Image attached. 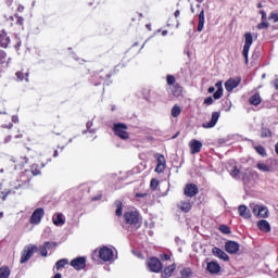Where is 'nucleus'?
Instances as JSON below:
<instances>
[{
  "label": "nucleus",
  "instance_id": "f257e3e1",
  "mask_svg": "<svg viewBox=\"0 0 278 278\" xmlns=\"http://www.w3.org/2000/svg\"><path fill=\"white\" fill-rule=\"evenodd\" d=\"M124 227L128 231H136L140 227V214L137 211H128L124 214Z\"/></svg>",
  "mask_w": 278,
  "mask_h": 278
},
{
  "label": "nucleus",
  "instance_id": "f03ea898",
  "mask_svg": "<svg viewBox=\"0 0 278 278\" xmlns=\"http://www.w3.org/2000/svg\"><path fill=\"white\" fill-rule=\"evenodd\" d=\"M127 125L117 123L113 125V131L121 140H129V132L127 131Z\"/></svg>",
  "mask_w": 278,
  "mask_h": 278
},
{
  "label": "nucleus",
  "instance_id": "7ed1b4c3",
  "mask_svg": "<svg viewBox=\"0 0 278 278\" xmlns=\"http://www.w3.org/2000/svg\"><path fill=\"white\" fill-rule=\"evenodd\" d=\"M250 207L254 214V216H257L258 218H268V207L262 205V204H255L251 203Z\"/></svg>",
  "mask_w": 278,
  "mask_h": 278
},
{
  "label": "nucleus",
  "instance_id": "20e7f679",
  "mask_svg": "<svg viewBox=\"0 0 278 278\" xmlns=\"http://www.w3.org/2000/svg\"><path fill=\"white\" fill-rule=\"evenodd\" d=\"M146 265L150 273H162L163 265L157 257L148 258Z\"/></svg>",
  "mask_w": 278,
  "mask_h": 278
},
{
  "label": "nucleus",
  "instance_id": "39448f33",
  "mask_svg": "<svg viewBox=\"0 0 278 278\" xmlns=\"http://www.w3.org/2000/svg\"><path fill=\"white\" fill-rule=\"evenodd\" d=\"M244 38L245 41L242 50V56L245 60V64H249V51H251V47L253 45V35L251 33H245Z\"/></svg>",
  "mask_w": 278,
  "mask_h": 278
},
{
  "label": "nucleus",
  "instance_id": "423d86ee",
  "mask_svg": "<svg viewBox=\"0 0 278 278\" xmlns=\"http://www.w3.org/2000/svg\"><path fill=\"white\" fill-rule=\"evenodd\" d=\"M99 257L102 262H112L114 258V251L108 247H103L99 250Z\"/></svg>",
  "mask_w": 278,
  "mask_h": 278
},
{
  "label": "nucleus",
  "instance_id": "0eeeda50",
  "mask_svg": "<svg viewBox=\"0 0 278 278\" xmlns=\"http://www.w3.org/2000/svg\"><path fill=\"white\" fill-rule=\"evenodd\" d=\"M38 248L36 245H28L24 249L22 256H21V264H25L31 260V255L36 252Z\"/></svg>",
  "mask_w": 278,
  "mask_h": 278
},
{
  "label": "nucleus",
  "instance_id": "6e6552de",
  "mask_svg": "<svg viewBox=\"0 0 278 278\" xmlns=\"http://www.w3.org/2000/svg\"><path fill=\"white\" fill-rule=\"evenodd\" d=\"M45 217V208H37L34 211L30 216L29 223L30 225H40L42 218Z\"/></svg>",
  "mask_w": 278,
  "mask_h": 278
},
{
  "label": "nucleus",
  "instance_id": "1a4fd4ad",
  "mask_svg": "<svg viewBox=\"0 0 278 278\" xmlns=\"http://www.w3.org/2000/svg\"><path fill=\"white\" fill-rule=\"evenodd\" d=\"M75 270H84L86 268V256H78L73 258L70 263Z\"/></svg>",
  "mask_w": 278,
  "mask_h": 278
},
{
  "label": "nucleus",
  "instance_id": "9d476101",
  "mask_svg": "<svg viewBox=\"0 0 278 278\" xmlns=\"http://www.w3.org/2000/svg\"><path fill=\"white\" fill-rule=\"evenodd\" d=\"M155 160L157 162L155 173H164V170H166V159L164 157L163 154L156 153Z\"/></svg>",
  "mask_w": 278,
  "mask_h": 278
},
{
  "label": "nucleus",
  "instance_id": "9b49d317",
  "mask_svg": "<svg viewBox=\"0 0 278 278\" xmlns=\"http://www.w3.org/2000/svg\"><path fill=\"white\" fill-rule=\"evenodd\" d=\"M184 194L185 197L192 199L193 197H197V194H199V187H197V185L194 184H187L185 186Z\"/></svg>",
  "mask_w": 278,
  "mask_h": 278
},
{
  "label": "nucleus",
  "instance_id": "f8f14e48",
  "mask_svg": "<svg viewBox=\"0 0 278 278\" xmlns=\"http://www.w3.org/2000/svg\"><path fill=\"white\" fill-rule=\"evenodd\" d=\"M218 118H220V112H213L210 122H205L202 124L204 129H212L216 127V123H218Z\"/></svg>",
  "mask_w": 278,
  "mask_h": 278
},
{
  "label": "nucleus",
  "instance_id": "ddd939ff",
  "mask_svg": "<svg viewBox=\"0 0 278 278\" xmlns=\"http://www.w3.org/2000/svg\"><path fill=\"white\" fill-rule=\"evenodd\" d=\"M190 151L192 155H197V153H201V149H203V143L197 139H192L189 143Z\"/></svg>",
  "mask_w": 278,
  "mask_h": 278
},
{
  "label": "nucleus",
  "instance_id": "4468645a",
  "mask_svg": "<svg viewBox=\"0 0 278 278\" xmlns=\"http://www.w3.org/2000/svg\"><path fill=\"white\" fill-rule=\"evenodd\" d=\"M225 249L227 253H230V255H235V253H238L240 251V244L236 241H228L225 244Z\"/></svg>",
  "mask_w": 278,
  "mask_h": 278
},
{
  "label": "nucleus",
  "instance_id": "2eb2a0df",
  "mask_svg": "<svg viewBox=\"0 0 278 278\" xmlns=\"http://www.w3.org/2000/svg\"><path fill=\"white\" fill-rule=\"evenodd\" d=\"M240 86V78H230L225 83L227 92H231L235 88Z\"/></svg>",
  "mask_w": 278,
  "mask_h": 278
},
{
  "label": "nucleus",
  "instance_id": "dca6fc26",
  "mask_svg": "<svg viewBox=\"0 0 278 278\" xmlns=\"http://www.w3.org/2000/svg\"><path fill=\"white\" fill-rule=\"evenodd\" d=\"M238 212H239V216H241V218H244L245 220H249V218H251V210H249V207H247V205H244V204L239 205Z\"/></svg>",
  "mask_w": 278,
  "mask_h": 278
},
{
  "label": "nucleus",
  "instance_id": "f3484780",
  "mask_svg": "<svg viewBox=\"0 0 278 278\" xmlns=\"http://www.w3.org/2000/svg\"><path fill=\"white\" fill-rule=\"evenodd\" d=\"M212 253L215 257H218L224 262H229V255H227V253H225V251L220 250L219 248H213Z\"/></svg>",
  "mask_w": 278,
  "mask_h": 278
},
{
  "label": "nucleus",
  "instance_id": "a211bd4d",
  "mask_svg": "<svg viewBox=\"0 0 278 278\" xmlns=\"http://www.w3.org/2000/svg\"><path fill=\"white\" fill-rule=\"evenodd\" d=\"M52 222H53V225H55L56 227H62V225L66 223V219L64 218V214L56 213L55 215H53Z\"/></svg>",
  "mask_w": 278,
  "mask_h": 278
},
{
  "label": "nucleus",
  "instance_id": "6ab92c4d",
  "mask_svg": "<svg viewBox=\"0 0 278 278\" xmlns=\"http://www.w3.org/2000/svg\"><path fill=\"white\" fill-rule=\"evenodd\" d=\"M178 207L179 210H181V212H184L185 214H188V212L192 210V203L190 202V200H182L178 204Z\"/></svg>",
  "mask_w": 278,
  "mask_h": 278
},
{
  "label": "nucleus",
  "instance_id": "aec40b11",
  "mask_svg": "<svg viewBox=\"0 0 278 278\" xmlns=\"http://www.w3.org/2000/svg\"><path fill=\"white\" fill-rule=\"evenodd\" d=\"M206 269L208 270V273H211V275H216L217 273H220V265L212 261L207 263Z\"/></svg>",
  "mask_w": 278,
  "mask_h": 278
},
{
  "label": "nucleus",
  "instance_id": "412c9836",
  "mask_svg": "<svg viewBox=\"0 0 278 278\" xmlns=\"http://www.w3.org/2000/svg\"><path fill=\"white\" fill-rule=\"evenodd\" d=\"M257 227L264 233L270 232V223H268V220H266V219L258 220Z\"/></svg>",
  "mask_w": 278,
  "mask_h": 278
},
{
  "label": "nucleus",
  "instance_id": "4be33fe9",
  "mask_svg": "<svg viewBox=\"0 0 278 278\" xmlns=\"http://www.w3.org/2000/svg\"><path fill=\"white\" fill-rule=\"evenodd\" d=\"M176 268H177V266L175 264L165 267V269L161 274V277L162 278L173 277V274L175 273Z\"/></svg>",
  "mask_w": 278,
  "mask_h": 278
},
{
  "label": "nucleus",
  "instance_id": "5701e85b",
  "mask_svg": "<svg viewBox=\"0 0 278 278\" xmlns=\"http://www.w3.org/2000/svg\"><path fill=\"white\" fill-rule=\"evenodd\" d=\"M10 45V37L5 34V30L0 31V46L3 49H8V46Z\"/></svg>",
  "mask_w": 278,
  "mask_h": 278
},
{
  "label": "nucleus",
  "instance_id": "b1692460",
  "mask_svg": "<svg viewBox=\"0 0 278 278\" xmlns=\"http://www.w3.org/2000/svg\"><path fill=\"white\" fill-rule=\"evenodd\" d=\"M256 168H258V170H261L262 173H270L273 170V166H270L266 162H258L256 164Z\"/></svg>",
  "mask_w": 278,
  "mask_h": 278
},
{
  "label": "nucleus",
  "instance_id": "393cba45",
  "mask_svg": "<svg viewBox=\"0 0 278 278\" xmlns=\"http://www.w3.org/2000/svg\"><path fill=\"white\" fill-rule=\"evenodd\" d=\"M205 27V11L202 9L199 14L198 31H203Z\"/></svg>",
  "mask_w": 278,
  "mask_h": 278
},
{
  "label": "nucleus",
  "instance_id": "a878e982",
  "mask_svg": "<svg viewBox=\"0 0 278 278\" xmlns=\"http://www.w3.org/2000/svg\"><path fill=\"white\" fill-rule=\"evenodd\" d=\"M217 90L216 92H214L213 94V99H215V101H218V99H220L223 97V81H218L215 84Z\"/></svg>",
  "mask_w": 278,
  "mask_h": 278
},
{
  "label": "nucleus",
  "instance_id": "bb28decb",
  "mask_svg": "<svg viewBox=\"0 0 278 278\" xmlns=\"http://www.w3.org/2000/svg\"><path fill=\"white\" fill-rule=\"evenodd\" d=\"M172 93L174 97H181V94L184 93V88H181V86L179 85H174L172 87Z\"/></svg>",
  "mask_w": 278,
  "mask_h": 278
},
{
  "label": "nucleus",
  "instance_id": "cd10ccee",
  "mask_svg": "<svg viewBox=\"0 0 278 278\" xmlns=\"http://www.w3.org/2000/svg\"><path fill=\"white\" fill-rule=\"evenodd\" d=\"M228 172L231 175V177L238 178L240 175V168H238L236 165H230L228 167Z\"/></svg>",
  "mask_w": 278,
  "mask_h": 278
},
{
  "label": "nucleus",
  "instance_id": "c85d7f7f",
  "mask_svg": "<svg viewBox=\"0 0 278 278\" xmlns=\"http://www.w3.org/2000/svg\"><path fill=\"white\" fill-rule=\"evenodd\" d=\"M68 265L67 258H61L55 263L54 270H60L61 268H64V266Z\"/></svg>",
  "mask_w": 278,
  "mask_h": 278
},
{
  "label": "nucleus",
  "instance_id": "c756f323",
  "mask_svg": "<svg viewBox=\"0 0 278 278\" xmlns=\"http://www.w3.org/2000/svg\"><path fill=\"white\" fill-rule=\"evenodd\" d=\"M251 105H260L262 103V98L260 97V93H255L250 98Z\"/></svg>",
  "mask_w": 278,
  "mask_h": 278
},
{
  "label": "nucleus",
  "instance_id": "7c9ffc66",
  "mask_svg": "<svg viewBox=\"0 0 278 278\" xmlns=\"http://www.w3.org/2000/svg\"><path fill=\"white\" fill-rule=\"evenodd\" d=\"M10 267L3 266L0 268V278H10Z\"/></svg>",
  "mask_w": 278,
  "mask_h": 278
},
{
  "label": "nucleus",
  "instance_id": "2f4dec72",
  "mask_svg": "<svg viewBox=\"0 0 278 278\" xmlns=\"http://www.w3.org/2000/svg\"><path fill=\"white\" fill-rule=\"evenodd\" d=\"M179 114H181V106H179L178 104H175L173 108H172V116L174 118H177V116H179Z\"/></svg>",
  "mask_w": 278,
  "mask_h": 278
},
{
  "label": "nucleus",
  "instance_id": "473e14b6",
  "mask_svg": "<svg viewBox=\"0 0 278 278\" xmlns=\"http://www.w3.org/2000/svg\"><path fill=\"white\" fill-rule=\"evenodd\" d=\"M43 247L47 248L48 251H55L58 243L56 242H51V241H46L43 243Z\"/></svg>",
  "mask_w": 278,
  "mask_h": 278
},
{
  "label": "nucleus",
  "instance_id": "72a5a7b5",
  "mask_svg": "<svg viewBox=\"0 0 278 278\" xmlns=\"http://www.w3.org/2000/svg\"><path fill=\"white\" fill-rule=\"evenodd\" d=\"M115 205H116V211H115V214L116 216H123V202L121 201H115Z\"/></svg>",
  "mask_w": 278,
  "mask_h": 278
},
{
  "label": "nucleus",
  "instance_id": "f704fd0d",
  "mask_svg": "<svg viewBox=\"0 0 278 278\" xmlns=\"http://www.w3.org/2000/svg\"><path fill=\"white\" fill-rule=\"evenodd\" d=\"M15 75L20 81H23V79H25V81H29V73L23 74V72H17Z\"/></svg>",
  "mask_w": 278,
  "mask_h": 278
},
{
  "label": "nucleus",
  "instance_id": "c9c22d12",
  "mask_svg": "<svg viewBox=\"0 0 278 278\" xmlns=\"http://www.w3.org/2000/svg\"><path fill=\"white\" fill-rule=\"evenodd\" d=\"M180 275L182 278H190L192 277V269L190 268H184L181 271H180Z\"/></svg>",
  "mask_w": 278,
  "mask_h": 278
},
{
  "label": "nucleus",
  "instance_id": "e433bc0d",
  "mask_svg": "<svg viewBox=\"0 0 278 278\" xmlns=\"http://www.w3.org/2000/svg\"><path fill=\"white\" fill-rule=\"evenodd\" d=\"M11 21H16V25H23L25 23V18H23L22 16H20L18 14H15L14 16L10 17Z\"/></svg>",
  "mask_w": 278,
  "mask_h": 278
},
{
  "label": "nucleus",
  "instance_id": "4c0bfd02",
  "mask_svg": "<svg viewBox=\"0 0 278 278\" xmlns=\"http://www.w3.org/2000/svg\"><path fill=\"white\" fill-rule=\"evenodd\" d=\"M261 136L262 138H270V136H273V132L268 128H262Z\"/></svg>",
  "mask_w": 278,
  "mask_h": 278
},
{
  "label": "nucleus",
  "instance_id": "58836bf2",
  "mask_svg": "<svg viewBox=\"0 0 278 278\" xmlns=\"http://www.w3.org/2000/svg\"><path fill=\"white\" fill-rule=\"evenodd\" d=\"M157 186H160V180H157L156 178H153L150 182V188L152 190H157Z\"/></svg>",
  "mask_w": 278,
  "mask_h": 278
},
{
  "label": "nucleus",
  "instance_id": "ea45409f",
  "mask_svg": "<svg viewBox=\"0 0 278 278\" xmlns=\"http://www.w3.org/2000/svg\"><path fill=\"white\" fill-rule=\"evenodd\" d=\"M255 151L258 153V155H262L263 157L264 155H266V149L262 146L255 147Z\"/></svg>",
  "mask_w": 278,
  "mask_h": 278
},
{
  "label": "nucleus",
  "instance_id": "a19ab883",
  "mask_svg": "<svg viewBox=\"0 0 278 278\" xmlns=\"http://www.w3.org/2000/svg\"><path fill=\"white\" fill-rule=\"evenodd\" d=\"M219 231H222V233H231V228H229V226L226 225H220Z\"/></svg>",
  "mask_w": 278,
  "mask_h": 278
},
{
  "label": "nucleus",
  "instance_id": "79ce46f5",
  "mask_svg": "<svg viewBox=\"0 0 278 278\" xmlns=\"http://www.w3.org/2000/svg\"><path fill=\"white\" fill-rule=\"evenodd\" d=\"M5 58H8V53L3 50L0 51V64H5Z\"/></svg>",
  "mask_w": 278,
  "mask_h": 278
},
{
  "label": "nucleus",
  "instance_id": "37998d69",
  "mask_svg": "<svg viewBox=\"0 0 278 278\" xmlns=\"http://www.w3.org/2000/svg\"><path fill=\"white\" fill-rule=\"evenodd\" d=\"M48 250H47V248L45 247V245H41L40 248H39V253H40V255L42 256V257H47V255H48V252H47Z\"/></svg>",
  "mask_w": 278,
  "mask_h": 278
},
{
  "label": "nucleus",
  "instance_id": "c03bdc74",
  "mask_svg": "<svg viewBox=\"0 0 278 278\" xmlns=\"http://www.w3.org/2000/svg\"><path fill=\"white\" fill-rule=\"evenodd\" d=\"M176 79L173 75H167V84L168 86H173L175 84Z\"/></svg>",
  "mask_w": 278,
  "mask_h": 278
},
{
  "label": "nucleus",
  "instance_id": "a18cd8bd",
  "mask_svg": "<svg viewBox=\"0 0 278 278\" xmlns=\"http://www.w3.org/2000/svg\"><path fill=\"white\" fill-rule=\"evenodd\" d=\"M92 127V122H87V130H84L83 134H92L94 130L91 129Z\"/></svg>",
  "mask_w": 278,
  "mask_h": 278
},
{
  "label": "nucleus",
  "instance_id": "49530a36",
  "mask_svg": "<svg viewBox=\"0 0 278 278\" xmlns=\"http://www.w3.org/2000/svg\"><path fill=\"white\" fill-rule=\"evenodd\" d=\"M269 21H274V23L278 22V12H273L269 16Z\"/></svg>",
  "mask_w": 278,
  "mask_h": 278
},
{
  "label": "nucleus",
  "instance_id": "de8ad7c7",
  "mask_svg": "<svg viewBox=\"0 0 278 278\" xmlns=\"http://www.w3.org/2000/svg\"><path fill=\"white\" fill-rule=\"evenodd\" d=\"M268 23L263 21L257 25V29H267Z\"/></svg>",
  "mask_w": 278,
  "mask_h": 278
},
{
  "label": "nucleus",
  "instance_id": "09e8293b",
  "mask_svg": "<svg viewBox=\"0 0 278 278\" xmlns=\"http://www.w3.org/2000/svg\"><path fill=\"white\" fill-rule=\"evenodd\" d=\"M31 173L33 175H40V169H38V165H33L31 166Z\"/></svg>",
  "mask_w": 278,
  "mask_h": 278
},
{
  "label": "nucleus",
  "instance_id": "8fccbe9b",
  "mask_svg": "<svg viewBox=\"0 0 278 278\" xmlns=\"http://www.w3.org/2000/svg\"><path fill=\"white\" fill-rule=\"evenodd\" d=\"M214 103V99L212 97H207L204 99V105H212Z\"/></svg>",
  "mask_w": 278,
  "mask_h": 278
},
{
  "label": "nucleus",
  "instance_id": "3c124183",
  "mask_svg": "<svg viewBox=\"0 0 278 278\" xmlns=\"http://www.w3.org/2000/svg\"><path fill=\"white\" fill-rule=\"evenodd\" d=\"M11 192H12V191H10V190H9V191H7V192H1V194H3V195H2V201H7L8 195H10V194H11Z\"/></svg>",
  "mask_w": 278,
  "mask_h": 278
},
{
  "label": "nucleus",
  "instance_id": "603ef678",
  "mask_svg": "<svg viewBox=\"0 0 278 278\" xmlns=\"http://www.w3.org/2000/svg\"><path fill=\"white\" fill-rule=\"evenodd\" d=\"M161 260H164L165 262H168V260H170V255H168V254H162V255H161Z\"/></svg>",
  "mask_w": 278,
  "mask_h": 278
},
{
  "label": "nucleus",
  "instance_id": "864d4df0",
  "mask_svg": "<svg viewBox=\"0 0 278 278\" xmlns=\"http://www.w3.org/2000/svg\"><path fill=\"white\" fill-rule=\"evenodd\" d=\"M17 12H25V7H23L22 4H20L18 7H17Z\"/></svg>",
  "mask_w": 278,
  "mask_h": 278
},
{
  "label": "nucleus",
  "instance_id": "5fc2aeb1",
  "mask_svg": "<svg viewBox=\"0 0 278 278\" xmlns=\"http://www.w3.org/2000/svg\"><path fill=\"white\" fill-rule=\"evenodd\" d=\"M215 90H216V88L210 87V88L207 89V92H208L210 94H212V93L215 92Z\"/></svg>",
  "mask_w": 278,
  "mask_h": 278
},
{
  "label": "nucleus",
  "instance_id": "6e6d98bb",
  "mask_svg": "<svg viewBox=\"0 0 278 278\" xmlns=\"http://www.w3.org/2000/svg\"><path fill=\"white\" fill-rule=\"evenodd\" d=\"M12 123H18V117L16 115L12 116Z\"/></svg>",
  "mask_w": 278,
  "mask_h": 278
},
{
  "label": "nucleus",
  "instance_id": "4d7b16f0",
  "mask_svg": "<svg viewBox=\"0 0 278 278\" xmlns=\"http://www.w3.org/2000/svg\"><path fill=\"white\" fill-rule=\"evenodd\" d=\"M260 13L262 14V21H264V18H266V12L265 11H261Z\"/></svg>",
  "mask_w": 278,
  "mask_h": 278
},
{
  "label": "nucleus",
  "instance_id": "13d9d810",
  "mask_svg": "<svg viewBox=\"0 0 278 278\" xmlns=\"http://www.w3.org/2000/svg\"><path fill=\"white\" fill-rule=\"evenodd\" d=\"M10 140H12V136L5 137L4 142H10Z\"/></svg>",
  "mask_w": 278,
  "mask_h": 278
},
{
  "label": "nucleus",
  "instance_id": "bf43d9fd",
  "mask_svg": "<svg viewBox=\"0 0 278 278\" xmlns=\"http://www.w3.org/2000/svg\"><path fill=\"white\" fill-rule=\"evenodd\" d=\"M274 86H275L276 90H278V79H276V80L274 81Z\"/></svg>",
  "mask_w": 278,
  "mask_h": 278
},
{
  "label": "nucleus",
  "instance_id": "052dcab7",
  "mask_svg": "<svg viewBox=\"0 0 278 278\" xmlns=\"http://www.w3.org/2000/svg\"><path fill=\"white\" fill-rule=\"evenodd\" d=\"M180 12L179 10L175 11L174 16L177 18L179 16Z\"/></svg>",
  "mask_w": 278,
  "mask_h": 278
},
{
  "label": "nucleus",
  "instance_id": "680f3d73",
  "mask_svg": "<svg viewBox=\"0 0 278 278\" xmlns=\"http://www.w3.org/2000/svg\"><path fill=\"white\" fill-rule=\"evenodd\" d=\"M0 114H7L5 108L0 109Z\"/></svg>",
  "mask_w": 278,
  "mask_h": 278
},
{
  "label": "nucleus",
  "instance_id": "e2e57ef3",
  "mask_svg": "<svg viewBox=\"0 0 278 278\" xmlns=\"http://www.w3.org/2000/svg\"><path fill=\"white\" fill-rule=\"evenodd\" d=\"M162 36H168V30H163Z\"/></svg>",
  "mask_w": 278,
  "mask_h": 278
},
{
  "label": "nucleus",
  "instance_id": "0e129e2a",
  "mask_svg": "<svg viewBox=\"0 0 278 278\" xmlns=\"http://www.w3.org/2000/svg\"><path fill=\"white\" fill-rule=\"evenodd\" d=\"M4 127H7V129H12V127H14V125L13 124H9L8 126H4Z\"/></svg>",
  "mask_w": 278,
  "mask_h": 278
},
{
  "label": "nucleus",
  "instance_id": "69168bd1",
  "mask_svg": "<svg viewBox=\"0 0 278 278\" xmlns=\"http://www.w3.org/2000/svg\"><path fill=\"white\" fill-rule=\"evenodd\" d=\"M53 278H62V274H55Z\"/></svg>",
  "mask_w": 278,
  "mask_h": 278
},
{
  "label": "nucleus",
  "instance_id": "338daca9",
  "mask_svg": "<svg viewBox=\"0 0 278 278\" xmlns=\"http://www.w3.org/2000/svg\"><path fill=\"white\" fill-rule=\"evenodd\" d=\"M275 151H276V153H277V155H278V142H277L276 146H275Z\"/></svg>",
  "mask_w": 278,
  "mask_h": 278
},
{
  "label": "nucleus",
  "instance_id": "774afa93",
  "mask_svg": "<svg viewBox=\"0 0 278 278\" xmlns=\"http://www.w3.org/2000/svg\"><path fill=\"white\" fill-rule=\"evenodd\" d=\"M15 138H17V139H18V138H23V135H22V134L16 135Z\"/></svg>",
  "mask_w": 278,
  "mask_h": 278
}]
</instances>
